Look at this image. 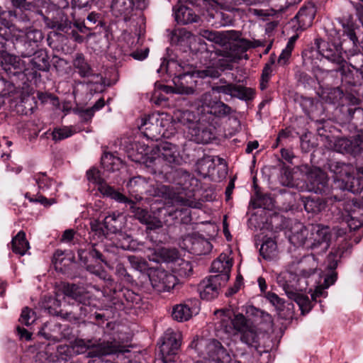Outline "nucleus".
Here are the masks:
<instances>
[{
	"label": "nucleus",
	"mask_w": 363,
	"mask_h": 363,
	"mask_svg": "<svg viewBox=\"0 0 363 363\" xmlns=\"http://www.w3.org/2000/svg\"><path fill=\"white\" fill-rule=\"evenodd\" d=\"M182 157L178 147L169 142H161L152 148L150 156L146 160L148 165L152 164L156 169L168 173V168L181 164Z\"/></svg>",
	"instance_id": "nucleus-2"
},
{
	"label": "nucleus",
	"mask_w": 363,
	"mask_h": 363,
	"mask_svg": "<svg viewBox=\"0 0 363 363\" xmlns=\"http://www.w3.org/2000/svg\"><path fill=\"white\" fill-rule=\"evenodd\" d=\"M330 201H338V208L342 207L345 212L344 220L351 230H356L363 225V206L357 200L347 199L343 201L337 196L331 195Z\"/></svg>",
	"instance_id": "nucleus-3"
},
{
	"label": "nucleus",
	"mask_w": 363,
	"mask_h": 363,
	"mask_svg": "<svg viewBox=\"0 0 363 363\" xmlns=\"http://www.w3.org/2000/svg\"><path fill=\"white\" fill-rule=\"evenodd\" d=\"M213 91L218 93L228 94L232 97L238 98L244 101L252 100L255 96V91L253 89L241 85H237L233 83L214 86L213 87Z\"/></svg>",
	"instance_id": "nucleus-14"
},
{
	"label": "nucleus",
	"mask_w": 363,
	"mask_h": 363,
	"mask_svg": "<svg viewBox=\"0 0 363 363\" xmlns=\"http://www.w3.org/2000/svg\"><path fill=\"white\" fill-rule=\"evenodd\" d=\"M149 279L152 287L158 292L169 291L177 283V277L162 269L150 270Z\"/></svg>",
	"instance_id": "nucleus-9"
},
{
	"label": "nucleus",
	"mask_w": 363,
	"mask_h": 363,
	"mask_svg": "<svg viewBox=\"0 0 363 363\" xmlns=\"http://www.w3.org/2000/svg\"><path fill=\"white\" fill-rule=\"evenodd\" d=\"M233 264V259L230 257L228 255L221 253L219 257L212 262L211 272L216 273V275L212 276L226 284L230 278Z\"/></svg>",
	"instance_id": "nucleus-13"
},
{
	"label": "nucleus",
	"mask_w": 363,
	"mask_h": 363,
	"mask_svg": "<svg viewBox=\"0 0 363 363\" xmlns=\"http://www.w3.org/2000/svg\"><path fill=\"white\" fill-rule=\"evenodd\" d=\"M335 281L334 276H330L325 279L324 287L322 286H318L316 287L315 291L311 294V298L313 300H315L317 297L325 296L324 289L329 287L330 284H333Z\"/></svg>",
	"instance_id": "nucleus-54"
},
{
	"label": "nucleus",
	"mask_w": 363,
	"mask_h": 363,
	"mask_svg": "<svg viewBox=\"0 0 363 363\" xmlns=\"http://www.w3.org/2000/svg\"><path fill=\"white\" fill-rule=\"evenodd\" d=\"M341 32L335 28L330 30L328 33V41L330 43L335 44L337 45H341Z\"/></svg>",
	"instance_id": "nucleus-59"
},
{
	"label": "nucleus",
	"mask_w": 363,
	"mask_h": 363,
	"mask_svg": "<svg viewBox=\"0 0 363 363\" xmlns=\"http://www.w3.org/2000/svg\"><path fill=\"white\" fill-rule=\"evenodd\" d=\"M315 44L318 52L328 60L340 67L343 64H347L342 55V45L333 44L321 39H316Z\"/></svg>",
	"instance_id": "nucleus-10"
},
{
	"label": "nucleus",
	"mask_w": 363,
	"mask_h": 363,
	"mask_svg": "<svg viewBox=\"0 0 363 363\" xmlns=\"http://www.w3.org/2000/svg\"><path fill=\"white\" fill-rule=\"evenodd\" d=\"M308 188L315 194L322 193L328 184V176L321 169L314 167L306 174Z\"/></svg>",
	"instance_id": "nucleus-17"
},
{
	"label": "nucleus",
	"mask_w": 363,
	"mask_h": 363,
	"mask_svg": "<svg viewBox=\"0 0 363 363\" xmlns=\"http://www.w3.org/2000/svg\"><path fill=\"white\" fill-rule=\"evenodd\" d=\"M308 230L306 226L300 222H296L291 226L288 235L289 240L294 246H303L307 241Z\"/></svg>",
	"instance_id": "nucleus-24"
},
{
	"label": "nucleus",
	"mask_w": 363,
	"mask_h": 363,
	"mask_svg": "<svg viewBox=\"0 0 363 363\" xmlns=\"http://www.w3.org/2000/svg\"><path fill=\"white\" fill-rule=\"evenodd\" d=\"M259 45L260 44L258 41L252 43L247 39L242 38L230 44V49L226 56L230 58L231 62H237L242 58L247 60L248 56L245 52L247 50Z\"/></svg>",
	"instance_id": "nucleus-16"
},
{
	"label": "nucleus",
	"mask_w": 363,
	"mask_h": 363,
	"mask_svg": "<svg viewBox=\"0 0 363 363\" xmlns=\"http://www.w3.org/2000/svg\"><path fill=\"white\" fill-rule=\"evenodd\" d=\"M72 348L77 354L87 352V357H102L129 352L126 346L115 338L82 339L77 338L72 342Z\"/></svg>",
	"instance_id": "nucleus-1"
},
{
	"label": "nucleus",
	"mask_w": 363,
	"mask_h": 363,
	"mask_svg": "<svg viewBox=\"0 0 363 363\" xmlns=\"http://www.w3.org/2000/svg\"><path fill=\"white\" fill-rule=\"evenodd\" d=\"M11 37V30L8 22L0 21V38L8 40Z\"/></svg>",
	"instance_id": "nucleus-62"
},
{
	"label": "nucleus",
	"mask_w": 363,
	"mask_h": 363,
	"mask_svg": "<svg viewBox=\"0 0 363 363\" xmlns=\"http://www.w3.org/2000/svg\"><path fill=\"white\" fill-rule=\"evenodd\" d=\"M133 0H114L111 5L116 16L128 14L133 9Z\"/></svg>",
	"instance_id": "nucleus-39"
},
{
	"label": "nucleus",
	"mask_w": 363,
	"mask_h": 363,
	"mask_svg": "<svg viewBox=\"0 0 363 363\" xmlns=\"http://www.w3.org/2000/svg\"><path fill=\"white\" fill-rule=\"evenodd\" d=\"M144 223L147 225V229L148 230H156L162 226V222L159 219L151 216H149V219Z\"/></svg>",
	"instance_id": "nucleus-63"
},
{
	"label": "nucleus",
	"mask_w": 363,
	"mask_h": 363,
	"mask_svg": "<svg viewBox=\"0 0 363 363\" xmlns=\"http://www.w3.org/2000/svg\"><path fill=\"white\" fill-rule=\"evenodd\" d=\"M65 349H67V346H60L57 347V351L55 354H52L48 350L47 363L57 362L60 361V358L58 354H62V351H65Z\"/></svg>",
	"instance_id": "nucleus-61"
},
{
	"label": "nucleus",
	"mask_w": 363,
	"mask_h": 363,
	"mask_svg": "<svg viewBox=\"0 0 363 363\" xmlns=\"http://www.w3.org/2000/svg\"><path fill=\"white\" fill-rule=\"evenodd\" d=\"M36 48L35 45L23 40L17 46V52L22 57H30L36 52Z\"/></svg>",
	"instance_id": "nucleus-46"
},
{
	"label": "nucleus",
	"mask_w": 363,
	"mask_h": 363,
	"mask_svg": "<svg viewBox=\"0 0 363 363\" xmlns=\"http://www.w3.org/2000/svg\"><path fill=\"white\" fill-rule=\"evenodd\" d=\"M0 94L5 97L10 96L15 91V86L13 83L6 81L1 77Z\"/></svg>",
	"instance_id": "nucleus-55"
},
{
	"label": "nucleus",
	"mask_w": 363,
	"mask_h": 363,
	"mask_svg": "<svg viewBox=\"0 0 363 363\" xmlns=\"http://www.w3.org/2000/svg\"><path fill=\"white\" fill-rule=\"evenodd\" d=\"M312 238L308 241V247L317 253L325 252L330 246L331 233L328 226L315 225L313 227Z\"/></svg>",
	"instance_id": "nucleus-8"
},
{
	"label": "nucleus",
	"mask_w": 363,
	"mask_h": 363,
	"mask_svg": "<svg viewBox=\"0 0 363 363\" xmlns=\"http://www.w3.org/2000/svg\"><path fill=\"white\" fill-rule=\"evenodd\" d=\"M203 105L208 106L209 110L208 112L217 117H223L230 114L232 108L225 103L219 100H211V95L206 93L202 96Z\"/></svg>",
	"instance_id": "nucleus-23"
},
{
	"label": "nucleus",
	"mask_w": 363,
	"mask_h": 363,
	"mask_svg": "<svg viewBox=\"0 0 363 363\" xmlns=\"http://www.w3.org/2000/svg\"><path fill=\"white\" fill-rule=\"evenodd\" d=\"M191 307L186 303L177 304L174 306L172 316L178 322H184L189 320L192 316Z\"/></svg>",
	"instance_id": "nucleus-36"
},
{
	"label": "nucleus",
	"mask_w": 363,
	"mask_h": 363,
	"mask_svg": "<svg viewBox=\"0 0 363 363\" xmlns=\"http://www.w3.org/2000/svg\"><path fill=\"white\" fill-rule=\"evenodd\" d=\"M12 251L20 255H24L30 248L29 242L26 238L24 231H19L17 235L13 238L11 242Z\"/></svg>",
	"instance_id": "nucleus-30"
},
{
	"label": "nucleus",
	"mask_w": 363,
	"mask_h": 363,
	"mask_svg": "<svg viewBox=\"0 0 363 363\" xmlns=\"http://www.w3.org/2000/svg\"><path fill=\"white\" fill-rule=\"evenodd\" d=\"M199 34L203 38L220 45L227 43L230 38H236L238 37V34L233 30L227 33H224L209 30H201Z\"/></svg>",
	"instance_id": "nucleus-26"
},
{
	"label": "nucleus",
	"mask_w": 363,
	"mask_h": 363,
	"mask_svg": "<svg viewBox=\"0 0 363 363\" xmlns=\"http://www.w3.org/2000/svg\"><path fill=\"white\" fill-rule=\"evenodd\" d=\"M158 196L165 199H172L175 196V192L170 186L160 185L157 187Z\"/></svg>",
	"instance_id": "nucleus-57"
},
{
	"label": "nucleus",
	"mask_w": 363,
	"mask_h": 363,
	"mask_svg": "<svg viewBox=\"0 0 363 363\" xmlns=\"http://www.w3.org/2000/svg\"><path fill=\"white\" fill-rule=\"evenodd\" d=\"M121 216L119 213H113L106 216L104 219V226L106 230L107 235L109 233H116L122 228Z\"/></svg>",
	"instance_id": "nucleus-35"
},
{
	"label": "nucleus",
	"mask_w": 363,
	"mask_h": 363,
	"mask_svg": "<svg viewBox=\"0 0 363 363\" xmlns=\"http://www.w3.org/2000/svg\"><path fill=\"white\" fill-rule=\"evenodd\" d=\"M119 162V159L113 157L111 153H105L101 160V165L107 171H114L115 165Z\"/></svg>",
	"instance_id": "nucleus-48"
},
{
	"label": "nucleus",
	"mask_w": 363,
	"mask_h": 363,
	"mask_svg": "<svg viewBox=\"0 0 363 363\" xmlns=\"http://www.w3.org/2000/svg\"><path fill=\"white\" fill-rule=\"evenodd\" d=\"M214 314L220 319L221 326L228 334L234 335L240 334L252 325V323L242 313L234 314L232 318L231 311L220 309L216 311Z\"/></svg>",
	"instance_id": "nucleus-4"
},
{
	"label": "nucleus",
	"mask_w": 363,
	"mask_h": 363,
	"mask_svg": "<svg viewBox=\"0 0 363 363\" xmlns=\"http://www.w3.org/2000/svg\"><path fill=\"white\" fill-rule=\"evenodd\" d=\"M342 190H347L353 194H362L363 191V185L361 180L354 177V172L349 175L348 178L342 182V184L338 187Z\"/></svg>",
	"instance_id": "nucleus-34"
},
{
	"label": "nucleus",
	"mask_w": 363,
	"mask_h": 363,
	"mask_svg": "<svg viewBox=\"0 0 363 363\" xmlns=\"http://www.w3.org/2000/svg\"><path fill=\"white\" fill-rule=\"evenodd\" d=\"M271 199L267 195L257 194V199L254 202L255 208H266V203Z\"/></svg>",
	"instance_id": "nucleus-64"
},
{
	"label": "nucleus",
	"mask_w": 363,
	"mask_h": 363,
	"mask_svg": "<svg viewBox=\"0 0 363 363\" xmlns=\"http://www.w3.org/2000/svg\"><path fill=\"white\" fill-rule=\"evenodd\" d=\"M90 228L91 231L99 238H104L107 235V233L104 226V221L101 223L98 220H94L90 222Z\"/></svg>",
	"instance_id": "nucleus-53"
},
{
	"label": "nucleus",
	"mask_w": 363,
	"mask_h": 363,
	"mask_svg": "<svg viewBox=\"0 0 363 363\" xmlns=\"http://www.w3.org/2000/svg\"><path fill=\"white\" fill-rule=\"evenodd\" d=\"M121 301L126 307L131 308L140 304L141 302V297L139 294H135L132 290L125 289L122 291Z\"/></svg>",
	"instance_id": "nucleus-42"
},
{
	"label": "nucleus",
	"mask_w": 363,
	"mask_h": 363,
	"mask_svg": "<svg viewBox=\"0 0 363 363\" xmlns=\"http://www.w3.org/2000/svg\"><path fill=\"white\" fill-rule=\"evenodd\" d=\"M86 177L89 182L98 185V190L104 196L110 197L114 200L123 201V194L116 191L113 187L108 185L101 177L100 171L92 167L86 172Z\"/></svg>",
	"instance_id": "nucleus-11"
},
{
	"label": "nucleus",
	"mask_w": 363,
	"mask_h": 363,
	"mask_svg": "<svg viewBox=\"0 0 363 363\" xmlns=\"http://www.w3.org/2000/svg\"><path fill=\"white\" fill-rule=\"evenodd\" d=\"M240 340L249 347H254L257 352H262L259 350L258 335L254 325L240 333Z\"/></svg>",
	"instance_id": "nucleus-33"
},
{
	"label": "nucleus",
	"mask_w": 363,
	"mask_h": 363,
	"mask_svg": "<svg viewBox=\"0 0 363 363\" xmlns=\"http://www.w3.org/2000/svg\"><path fill=\"white\" fill-rule=\"evenodd\" d=\"M343 247H338L336 249L333 250L328 256V267L330 269H335L337 266L338 261L342 256L344 251Z\"/></svg>",
	"instance_id": "nucleus-47"
},
{
	"label": "nucleus",
	"mask_w": 363,
	"mask_h": 363,
	"mask_svg": "<svg viewBox=\"0 0 363 363\" xmlns=\"http://www.w3.org/2000/svg\"><path fill=\"white\" fill-rule=\"evenodd\" d=\"M265 298L274 306L277 310L283 311L284 308L285 301L280 298L274 292L268 291L265 294Z\"/></svg>",
	"instance_id": "nucleus-50"
},
{
	"label": "nucleus",
	"mask_w": 363,
	"mask_h": 363,
	"mask_svg": "<svg viewBox=\"0 0 363 363\" xmlns=\"http://www.w3.org/2000/svg\"><path fill=\"white\" fill-rule=\"evenodd\" d=\"M182 334L179 331L168 329L160 347L164 362L173 361L172 356L176 354L181 345Z\"/></svg>",
	"instance_id": "nucleus-6"
},
{
	"label": "nucleus",
	"mask_w": 363,
	"mask_h": 363,
	"mask_svg": "<svg viewBox=\"0 0 363 363\" xmlns=\"http://www.w3.org/2000/svg\"><path fill=\"white\" fill-rule=\"evenodd\" d=\"M30 63L33 69L40 71H48L50 69L49 57L43 50L36 51L33 55Z\"/></svg>",
	"instance_id": "nucleus-29"
},
{
	"label": "nucleus",
	"mask_w": 363,
	"mask_h": 363,
	"mask_svg": "<svg viewBox=\"0 0 363 363\" xmlns=\"http://www.w3.org/2000/svg\"><path fill=\"white\" fill-rule=\"evenodd\" d=\"M338 71L342 76V79L347 84L357 86L363 84V71L359 69H350L346 64L342 65Z\"/></svg>",
	"instance_id": "nucleus-25"
},
{
	"label": "nucleus",
	"mask_w": 363,
	"mask_h": 363,
	"mask_svg": "<svg viewBox=\"0 0 363 363\" xmlns=\"http://www.w3.org/2000/svg\"><path fill=\"white\" fill-rule=\"evenodd\" d=\"M225 283L222 282L216 277L209 276L203 279L198 286V291L202 299L211 301L218 297L220 289Z\"/></svg>",
	"instance_id": "nucleus-15"
},
{
	"label": "nucleus",
	"mask_w": 363,
	"mask_h": 363,
	"mask_svg": "<svg viewBox=\"0 0 363 363\" xmlns=\"http://www.w3.org/2000/svg\"><path fill=\"white\" fill-rule=\"evenodd\" d=\"M73 66L77 69L78 73L82 77H87L94 74L93 69L82 53L76 54L73 60Z\"/></svg>",
	"instance_id": "nucleus-37"
},
{
	"label": "nucleus",
	"mask_w": 363,
	"mask_h": 363,
	"mask_svg": "<svg viewBox=\"0 0 363 363\" xmlns=\"http://www.w3.org/2000/svg\"><path fill=\"white\" fill-rule=\"evenodd\" d=\"M188 133L191 136V140L196 143H208L213 139L214 135L211 130L206 127H201L196 123L192 127Z\"/></svg>",
	"instance_id": "nucleus-28"
},
{
	"label": "nucleus",
	"mask_w": 363,
	"mask_h": 363,
	"mask_svg": "<svg viewBox=\"0 0 363 363\" xmlns=\"http://www.w3.org/2000/svg\"><path fill=\"white\" fill-rule=\"evenodd\" d=\"M43 39V33L39 30H30L28 31L23 40L38 48V43Z\"/></svg>",
	"instance_id": "nucleus-49"
},
{
	"label": "nucleus",
	"mask_w": 363,
	"mask_h": 363,
	"mask_svg": "<svg viewBox=\"0 0 363 363\" xmlns=\"http://www.w3.org/2000/svg\"><path fill=\"white\" fill-rule=\"evenodd\" d=\"M61 290L63 294L82 305L89 303V292L82 286L74 284L63 283Z\"/></svg>",
	"instance_id": "nucleus-19"
},
{
	"label": "nucleus",
	"mask_w": 363,
	"mask_h": 363,
	"mask_svg": "<svg viewBox=\"0 0 363 363\" xmlns=\"http://www.w3.org/2000/svg\"><path fill=\"white\" fill-rule=\"evenodd\" d=\"M45 22L48 28L61 32L67 33L72 28V21L62 12L53 18H46Z\"/></svg>",
	"instance_id": "nucleus-27"
},
{
	"label": "nucleus",
	"mask_w": 363,
	"mask_h": 363,
	"mask_svg": "<svg viewBox=\"0 0 363 363\" xmlns=\"http://www.w3.org/2000/svg\"><path fill=\"white\" fill-rule=\"evenodd\" d=\"M301 264L302 268L300 269V273L305 277H308L313 274L317 268V264L314 257L311 256L304 257L301 261Z\"/></svg>",
	"instance_id": "nucleus-43"
},
{
	"label": "nucleus",
	"mask_w": 363,
	"mask_h": 363,
	"mask_svg": "<svg viewBox=\"0 0 363 363\" xmlns=\"http://www.w3.org/2000/svg\"><path fill=\"white\" fill-rule=\"evenodd\" d=\"M74 112L79 116L83 122L89 121L94 115V112L91 108L86 109L77 108L74 110Z\"/></svg>",
	"instance_id": "nucleus-56"
},
{
	"label": "nucleus",
	"mask_w": 363,
	"mask_h": 363,
	"mask_svg": "<svg viewBox=\"0 0 363 363\" xmlns=\"http://www.w3.org/2000/svg\"><path fill=\"white\" fill-rule=\"evenodd\" d=\"M175 183L180 186L182 189L187 191L186 195L190 198L198 186V180L187 171L178 169L175 171Z\"/></svg>",
	"instance_id": "nucleus-22"
},
{
	"label": "nucleus",
	"mask_w": 363,
	"mask_h": 363,
	"mask_svg": "<svg viewBox=\"0 0 363 363\" xmlns=\"http://www.w3.org/2000/svg\"><path fill=\"white\" fill-rule=\"evenodd\" d=\"M6 64L4 65V69L9 74L16 75L19 72V62L16 57L13 55H7L4 58Z\"/></svg>",
	"instance_id": "nucleus-45"
},
{
	"label": "nucleus",
	"mask_w": 363,
	"mask_h": 363,
	"mask_svg": "<svg viewBox=\"0 0 363 363\" xmlns=\"http://www.w3.org/2000/svg\"><path fill=\"white\" fill-rule=\"evenodd\" d=\"M35 313L28 307H26L22 310L19 321L26 325H30L35 322Z\"/></svg>",
	"instance_id": "nucleus-51"
},
{
	"label": "nucleus",
	"mask_w": 363,
	"mask_h": 363,
	"mask_svg": "<svg viewBox=\"0 0 363 363\" xmlns=\"http://www.w3.org/2000/svg\"><path fill=\"white\" fill-rule=\"evenodd\" d=\"M277 248L276 242L272 238H267L260 247V255L264 259H271L276 255Z\"/></svg>",
	"instance_id": "nucleus-41"
},
{
	"label": "nucleus",
	"mask_w": 363,
	"mask_h": 363,
	"mask_svg": "<svg viewBox=\"0 0 363 363\" xmlns=\"http://www.w3.org/2000/svg\"><path fill=\"white\" fill-rule=\"evenodd\" d=\"M335 150L341 153L357 155L363 152V131L359 132L351 138H342L335 141Z\"/></svg>",
	"instance_id": "nucleus-12"
},
{
	"label": "nucleus",
	"mask_w": 363,
	"mask_h": 363,
	"mask_svg": "<svg viewBox=\"0 0 363 363\" xmlns=\"http://www.w3.org/2000/svg\"><path fill=\"white\" fill-rule=\"evenodd\" d=\"M50 303H51L50 306H45V309L48 311V312L52 315H60L62 317V318L65 320H70L74 315H72V313H68L65 312L63 313L62 311H58L57 308L60 306V301L57 299L55 298H50Z\"/></svg>",
	"instance_id": "nucleus-44"
},
{
	"label": "nucleus",
	"mask_w": 363,
	"mask_h": 363,
	"mask_svg": "<svg viewBox=\"0 0 363 363\" xmlns=\"http://www.w3.org/2000/svg\"><path fill=\"white\" fill-rule=\"evenodd\" d=\"M175 20L183 25L196 22L198 16L186 6H179L174 11Z\"/></svg>",
	"instance_id": "nucleus-31"
},
{
	"label": "nucleus",
	"mask_w": 363,
	"mask_h": 363,
	"mask_svg": "<svg viewBox=\"0 0 363 363\" xmlns=\"http://www.w3.org/2000/svg\"><path fill=\"white\" fill-rule=\"evenodd\" d=\"M141 121L139 129L147 138L157 140L164 135V121L158 115L148 116Z\"/></svg>",
	"instance_id": "nucleus-7"
},
{
	"label": "nucleus",
	"mask_w": 363,
	"mask_h": 363,
	"mask_svg": "<svg viewBox=\"0 0 363 363\" xmlns=\"http://www.w3.org/2000/svg\"><path fill=\"white\" fill-rule=\"evenodd\" d=\"M206 352L210 359L218 363H225L230 360V357L221 343L213 339L206 346Z\"/></svg>",
	"instance_id": "nucleus-21"
},
{
	"label": "nucleus",
	"mask_w": 363,
	"mask_h": 363,
	"mask_svg": "<svg viewBox=\"0 0 363 363\" xmlns=\"http://www.w3.org/2000/svg\"><path fill=\"white\" fill-rule=\"evenodd\" d=\"M180 246L185 250L196 255L208 254L212 249L211 243L196 233L184 236L180 242Z\"/></svg>",
	"instance_id": "nucleus-5"
},
{
	"label": "nucleus",
	"mask_w": 363,
	"mask_h": 363,
	"mask_svg": "<svg viewBox=\"0 0 363 363\" xmlns=\"http://www.w3.org/2000/svg\"><path fill=\"white\" fill-rule=\"evenodd\" d=\"M304 208L308 213H318L325 208V203L318 196H309L304 200Z\"/></svg>",
	"instance_id": "nucleus-40"
},
{
	"label": "nucleus",
	"mask_w": 363,
	"mask_h": 363,
	"mask_svg": "<svg viewBox=\"0 0 363 363\" xmlns=\"http://www.w3.org/2000/svg\"><path fill=\"white\" fill-rule=\"evenodd\" d=\"M291 51L292 44L291 43H288L286 47L282 50L278 58V63L281 65H284L290 57Z\"/></svg>",
	"instance_id": "nucleus-58"
},
{
	"label": "nucleus",
	"mask_w": 363,
	"mask_h": 363,
	"mask_svg": "<svg viewBox=\"0 0 363 363\" xmlns=\"http://www.w3.org/2000/svg\"><path fill=\"white\" fill-rule=\"evenodd\" d=\"M72 134V130L68 127L55 128L52 132V138L55 141H59L70 137Z\"/></svg>",
	"instance_id": "nucleus-52"
},
{
	"label": "nucleus",
	"mask_w": 363,
	"mask_h": 363,
	"mask_svg": "<svg viewBox=\"0 0 363 363\" xmlns=\"http://www.w3.org/2000/svg\"><path fill=\"white\" fill-rule=\"evenodd\" d=\"M124 199L123 201L116 200L119 203H127L130 205V210L132 213H133V216L140 220V223H144L145 221L149 219V216H150L146 210L141 208L135 205V203L129 199L125 195H123Z\"/></svg>",
	"instance_id": "nucleus-38"
},
{
	"label": "nucleus",
	"mask_w": 363,
	"mask_h": 363,
	"mask_svg": "<svg viewBox=\"0 0 363 363\" xmlns=\"http://www.w3.org/2000/svg\"><path fill=\"white\" fill-rule=\"evenodd\" d=\"M174 121L186 126L188 130L197 123L196 115L189 110H177L174 113Z\"/></svg>",
	"instance_id": "nucleus-32"
},
{
	"label": "nucleus",
	"mask_w": 363,
	"mask_h": 363,
	"mask_svg": "<svg viewBox=\"0 0 363 363\" xmlns=\"http://www.w3.org/2000/svg\"><path fill=\"white\" fill-rule=\"evenodd\" d=\"M36 182L40 189L48 188L51 185V180L45 173H40L35 177Z\"/></svg>",
	"instance_id": "nucleus-60"
},
{
	"label": "nucleus",
	"mask_w": 363,
	"mask_h": 363,
	"mask_svg": "<svg viewBox=\"0 0 363 363\" xmlns=\"http://www.w3.org/2000/svg\"><path fill=\"white\" fill-rule=\"evenodd\" d=\"M283 290L289 299L294 301L298 305L302 314L307 313L311 310V302L307 295L299 293L288 284L283 285Z\"/></svg>",
	"instance_id": "nucleus-20"
},
{
	"label": "nucleus",
	"mask_w": 363,
	"mask_h": 363,
	"mask_svg": "<svg viewBox=\"0 0 363 363\" xmlns=\"http://www.w3.org/2000/svg\"><path fill=\"white\" fill-rule=\"evenodd\" d=\"M328 169L334 174V184L336 188H338L349 175L353 174L354 170L352 165L338 161H330Z\"/></svg>",
	"instance_id": "nucleus-18"
}]
</instances>
